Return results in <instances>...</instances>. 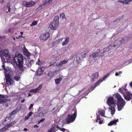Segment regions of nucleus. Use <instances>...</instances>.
Instances as JSON below:
<instances>
[{
	"instance_id": "obj_1",
	"label": "nucleus",
	"mask_w": 132,
	"mask_h": 132,
	"mask_svg": "<svg viewBox=\"0 0 132 132\" xmlns=\"http://www.w3.org/2000/svg\"><path fill=\"white\" fill-rule=\"evenodd\" d=\"M23 56L21 54H18L17 56H15L14 58L13 62L14 64H16L19 69L21 71H23L24 69L23 68Z\"/></svg>"
},
{
	"instance_id": "obj_2",
	"label": "nucleus",
	"mask_w": 132,
	"mask_h": 132,
	"mask_svg": "<svg viewBox=\"0 0 132 132\" xmlns=\"http://www.w3.org/2000/svg\"><path fill=\"white\" fill-rule=\"evenodd\" d=\"M116 96L118 99L117 104L118 106V111H120L122 109L126 103L120 94H117Z\"/></svg>"
},
{
	"instance_id": "obj_3",
	"label": "nucleus",
	"mask_w": 132,
	"mask_h": 132,
	"mask_svg": "<svg viewBox=\"0 0 132 132\" xmlns=\"http://www.w3.org/2000/svg\"><path fill=\"white\" fill-rule=\"evenodd\" d=\"M77 111H75L72 115L68 114V117L66 119V124H69L70 123L73 122L75 120L77 115Z\"/></svg>"
},
{
	"instance_id": "obj_4",
	"label": "nucleus",
	"mask_w": 132,
	"mask_h": 132,
	"mask_svg": "<svg viewBox=\"0 0 132 132\" xmlns=\"http://www.w3.org/2000/svg\"><path fill=\"white\" fill-rule=\"evenodd\" d=\"M5 78L6 80V86L7 87L9 85H13L14 82L11 77L10 74H7L5 75Z\"/></svg>"
},
{
	"instance_id": "obj_5",
	"label": "nucleus",
	"mask_w": 132,
	"mask_h": 132,
	"mask_svg": "<svg viewBox=\"0 0 132 132\" xmlns=\"http://www.w3.org/2000/svg\"><path fill=\"white\" fill-rule=\"evenodd\" d=\"M8 98V96L7 95H4L0 94V103L1 104L5 103L7 102H10L11 101V100L10 99H7Z\"/></svg>"
},
{
	"instance_id": "obj_6",
	"label": "nucleus",
	"mask_w": 132,
	"mask_h": 132,
	"mask_svg": "<svg viewBox=\"0 0 132 132\" xmlns=\"http://www.w3.org/2000/svg\"><path fill=\"white\" fill-rule=\"evenodd\" d=\"M8 98V96L7 95H4L0 94V103L1 104L5 103L7 102H10L11 101V100L10 99H7Z\"/></svg>"
},
{
	"instance_id": "obj_7",
	"label": "nucleus",
	"mask_w": 132,
	"mask_h": 132,
	"mask_svg": "<svg viewBox=\"0 0 132 132\" xmlns=\"http://www.w3.org/2000/svg\"><path fill=\"white\" fill-rule=\"evenodd\" d=\"M63 38L65 39V40L62 43V44L63 46L66 45L68 43L69 39V37H67L65 38L64 37V38H61L58 39H57L56 41L58 43H60V42H62L63 40Z\"/></svg>"
},
{
	"instance_id": "obj_8",
	"label": "nucleus",
	"mask_w": 132,
	"mask_h": 132,
	"mask_svg": "<svg viewBox=\"0 0 132 132\" xmlns=\"http://www.w3.org/2000/svg\"><path fill=\"white\" fill-rule=\"evenodd\" d=\"M59 24L56 22L52 21L50 24L49 27L52 30H55L57 28Z\"/></svg>"
},
{
	"instance_id": "obj_9",
	"label": "nucleus",
	"mask_w": 132,
	"mask_h": 132,
	"mask_svg": "<svg viewBox=\"0 0 132 132\" xmlns=\"http://www.w3.org/2000/svg\"><path fill=\"white\" fill-rule=\"evenodd\" d=\"M22 3L24 6L27 7H30L34 6L35 4V3L32 1L28 2L23 1Z\"/></svg>"
},
{
	"instance_id": "obj_10",
	"label": "nucleus",
	"mask_w": 132,
	"mask_h": 132,
	"mask_svg": "<svg viewBox=\"0 0 132 132\" xmlns=\"http://www.w3.org/2000/svg\"><path fill=\"white\" fill-rule=\"evenodd\" d=\"M110 72L109 74H106L104 76V77H103L102 79H100L98 80L97 82L96 83H95L94 85V88H95L96 87L98 86L100 84H99L102 81H103L107 77L110 75Z\"/></svg>"
},
{
	"instance_id": "obj_11",
	"label": "nucleus",
	"mask_w": 132,
	"mask_h": 132,
	"mask_svg": "<svg viewBox=\"0 0 132 132\" xmlns=\"http://www.w3.org/2000/svg\"><path fill=\"white\" fill-rule=\"evenodd\" d=\"M115 101L114 100L113 97H108L107 102L108 105L110 107L111 106L110 105V104H113V106H115Z\"/></svg>"
},
{
	"instance_id": "obj_12",
	"label": "nucleus",
	"mask_w": 132,
	"mask_h": 132,
	"mask_svg": "<svg viewBox=\"0 0 132 132\" xmlns=\"http://www.w3.org/2000/svg\"><path fill=\"white\" fill-rule=\"evenodd\" d=\"M50 36V34L48 32H46L41 35L40 36L41 39L45 41L47 40Z\"/></svg>"
},
{
	"instance_id": "obj_13",
	"label": "nucleus",
	"mask_w": 132,
	"mask_h": 132,
	"mask_svg": "<svg viewBox=\"0 0 132 132\" xmlns=\"http://www.w3.org/2000/svg\"><path fill=\"white\" fill-rule=\"evenodd\" d=\"M125 99L127 101H129L132 97V94L130 92H128L126 93L124 95Z\"/></svg>"
},
{
	"instance_id": "obj_14",
	"label": "nucleus",
	"mask_w": 132,
	"mask_h": 132,
	"mask_svg": "<svg viewBox=\"0 0 132 132\" xmlns=\"http://www.w3.org/2000/svg\"><path fill=\"white\" fill-rule=\"evenodd\" d=\"M99 76V73L98 72H96L95 73H94L92 75L93 78L91 79V81L92 82H93L94 81L95 79L97 78Z\"/></svg>"
},
{
	"instance_id": "obj_15",
	"label": "nucleus",
	"mask_w": 132,
	"mask_h": 132,
	"mask_svg": "<svg viewBox=\"0 0 132 132\" xmlns=\"http://www.w3.org/2000/svg\"><path fill=\"white\" fill-rule=\"evenodd\" d=\"M100 49H98L96 52H95L94 53L92 54L91 55L93 57L95 58L96 57H97L98 56V54L100 52Z\"/></svg>"
},
{
	"instance_id": "obj_16",
	"label": "nucleus",
	"mask_w": 132,
	"mask_h": 132,
	"mask_svg": "<svg viewBox=\"0 0 132 132\" xmlns=\"http://www.w3.org/2000/svg\"><path fill=\"white\" fill-rule=\"evenodd\" d=\"M112 48V47L111 45H109L106 48H105L103 49V52H107L109 51L110 49Z\"/></svg>"
},
{
	"instance_id": "obj_17",
	"label": "nucleus",
	"mask_w": 132,
	"mask_h": 132,
	"mask_svg": "<svg viewBox=\"0 0 132 132\" xmlns=\"http://www.w3.org/2000/svg\"><path fill=\"white\" fill-rule=\"evenodd\" d=\"M118 119L114 120L110 122L108 124V125L109 126H111L113 125H116L117 122H118Z\"/></svg>"
},
{
	"instance_id": "obj_18",
	"label": "nucleus",
	"mask_w": 132,
	"mask_h": 132,
	"mask_svg": "<svg viewBox=\"0 0 132 132\" xmlns=\"http://www.w3.org/2000/svg\"><path fill=\"white\" fill-rule=\"evenodd\" d=\"M68 62V61L65 60H64L62 61H61L60 62L57 64V66L58 67H60L62 66V65L65 64Z\"/></svg>"
},
{
	"instance_id": "obj_19",
	"label": "nucleus",
	"mask_w": 132,
	"mask_h": 132,
	"mask_svg": "<svg viewBox=\"0 0 132 132\" xmlns=\"http://www.w3.org/2000/svg\"><path fill=\"white\" fill-rule=\"evenodd\" d=\"M2 54L5 57L8 56L9 52L7 50H4L2 52Z\"/></svg>"
},
{
	"instance_id": "obj_20",
	"label": "nucleus",
	"mask_w": 132,
	"mask_h": 132,
	"mask_svg": "<svg viewBox=\"0 0 132 132\" xmlns=\"http://www.w3.org/2000/svg\"><path fill=\"white\" fill-rule=\"evenodd\" d=\"M56 125L54 124H53L52 125L51 128L49 129V131L50 132H52V131L54 130V131L53 132H55L57 130L55 129H54Z\"/></svg>"
},
{
	"instance_id": "obj_21",
	"label": "nucleus",
	"mask_w": 132,
	"mask_h": 132,
	"mask_svg": "<svg viewBox=\"0 0 132 132\" xmlns=\"http://www.w3.org/2000/svg\"><path fill=\"white\" fill-rule=\"evenodd\" d=\"M16 122L15 121H13L12 122L10 123L9 124L6 125L8 128L10 127H11Z\"/></svg>"
},
{
	"instance_id": "obj_22",
	"label": "nucleus",
	"mask_w": 132,
	"mask_h": 132,
	"mask_svg": "<svg viewBox=\"0 0 132 132\" xmlns=\"http://www.w3.org/2000/svg\"><path fill=\"white\" fill-rule=\"evenodd\" d=\"M11 118L10 117H7L5 119L4 122L5 124H7L11 121Z\"/></svg>"
},
{
	"instance_id": "obj_23",
	"label": "nucleus",
	"mask_w": 132,
	"mask_h": 132,
	"mask_svg": "<svg viewBox=\"0 0 132 132\" xmlns=\"http://www.w3.org/2000/svg\"><path fill=\"white\" fill-rule=\"evenodd\" d=\"M115 106H115H113L112 107L111 106L110 107L109 109L110 110H111V113L113 115L114 114L115 111V109L114 108V106Z\"/></svg>"
},
{
	"instance_id": "obj_24",
	"label": "nucleus",
	"mask_w": 132,
	"mask_h": 132,
	"mask_svg": "<svg viewBox=\"0 0 132 132\" xmlns=\"http://www.w3.org/2000/svg\"><path fill=\"white\" fill-rule=\"evenodd\" d=\"M54 73V72L50 71L48 73V76L50 77V78H52L53 77Z\"/></svg>"
},
{
	"instance_id": "obj_25",
	"label": "nucleus",
	"mask_w": 132,
	"mask_h": 132,
	"mask_svg": "<svg viewBox=\"0 0 132 132\" xmlns=\"http://www.w3.org/2000/svg\"><path fill=\"white\" fill-rule=\"evenodd\" d=\"M121 44H119V41H117L114 42V44L113 45V47L117 48L119 47Z\"/></svg>"
},
{
	"instance_id": "obj_26",
	"label": "nucleus",
	"mask_w": 132,
	"mask_h": 132,
	"mask_svg": "<svg viewBox=\"0 0 132 132\" xmlns=\"http://www.w3.org/2000/svg\"><path fill=\"white\" fill-rule=\"evenodd\" d=\"M121 44H119V41H117L114 42V44L113 45V47L117 48L119 47Z\"/></svg>"
},
{
	"instance_id": "obj_27",
	"label": "nucleus",
	"mask_w": 132,
	"mask_h": 132,
	"mask_svg": "<svg viewBox=\"0 0 132 132\" xmlns=\"http://www.w3.org/2000/svg\"><path fill=\"white\" fill-rule=\"evenodd\" d=\"M62 78L61 77H59V78L55 80V82L56 84H59L60 81L62 80Z\"/></svg>"
},
{
	"instance_id": "obj_28",
	"label": "nucleus",
	"mask_w": 132,
	"mask_h": 132,
	"mask_svg": "<svg viewBox=\"0 0 132 132\" xmlns=\"http://www.w3.org/2000/svg\"><path fill=\"white\" fill-rule=\"evenodd\" d=\"M53 1V0H45V2L43 5L44 6H45L49 4Z\"/></svg>"
},
{
	"instance_id": "obj_29",
	"label": "nucleus",
	"mask_w": 132,
	"mask_h": 132,
	"mask_svg": "<svg viewBox=\"0 0 132 132\" xmlns=\"http://www.w3.org/2000/svg\"><path fill=\"white\" fill-rule=\"evenodd\" d=\"M19 111V110L17 108L16 109L13 111L10 114V116H11L16 114Z\"/></svg>"
},
{
	"instance_id": "obj_30",
	"label": "nucleus",
	"mask_w": 132,
	"mask_h": 132,
	"mask_svg": "<svg viewBox=\"0 0 132 132\" xmlns=\"http://www.w3.org/2000/svg\"><path fill=\"white\" fill-rule=\"evenodd\" d=\"M39 21L38 20L37 21H33L31 24H30V26L32 27L38 24V22Z\"/></svg>"
},
{
	"instance_id": "obj_31",
	"label": "nucleus",
	"mask_w": 132,
	"mask_h": 132,
	"mask_svg": "<svg viewBox=\"0 0 132 132\" xmlns=\"http://www.w3.org/2000/svg\"><path fill=\"white\" fill-rule=\"evenodd\" d=\"M54 22H56V23H59V18L58 16H55L53 19Z\"/></svg>"
},
{
	"instance_id": "obj_32",
	"label": "nucleus",
	"mask_w": 132,
	"mask_h": 132,
	"mask_svg": "<svg viewBox=\"0 0 132 132\" xmlns=\"http://www.w3.org/2000/svg\"><path fill=\"white\" fill-rule=\"evenodd\" d=\"M11 70L9 69H7L6 68V70H4V72L5 75L7 74H10V73H11Z\"/></svg>"
},
{
	"instance_id": "obj_33",
	"label": "nucleus",
	"mask_w": 132,
	"mask_h": 132,
	"mask_svg": "<svg viewBox=\"0 0 132 132\" xmlns=\"http://www.w3.org/2000/svg\"><path fill=\"white\" fill-rule=\"evenodd\" d=\"M43 71L38 68L37 71V75L38 76H39L42 75L43 73Z\"/></svg>"
},
{
	"instance_id": "obj_34",
	"label": "nucleus",
	"mask_w": 132,
	"mask_h": 132,
	"mask_svg": "<svg viewBox=\"0 0 132 132\" xmlns=\"http://www.w3.org/2000/svg\"><path fill=\"white\" fill-rule=\"evenodd\" d=\"M99 113L102 116H104L105 111L102 110L99 112Z\"/></svg>"
},
{
	"instance_id": "obj_35",
	"label": "nucleus",
	"mask_w": 132,
	"mask_h": 132,
	"mask_svg": "<svg viewBox=\"0 0 132 132\" xmlns=\"http://www.w3.org/2000/svg\"><path fill=\"white\" fill-rule=\"evenodd\" d=\"M8 128L6 125H5L4 127L1 129L2 132H3L5 131L6 129Z\"/></svg>"
},
{
	"instance_id": "obj_36",
	"label": "nucleus",
	"mask_w": 132,
	"mask_h": 132,
	"mask_svg": "<svg viewBox=\"0 0 132 132\" xmlns=\"http://www.w3.org/2000/svg\"><path fill=\"white\" fill-rule=\"evenodd\" d=\"M119 41V44H124L125 43L124 38H122L121 40Z\"/></svg>"
},
{
	"instance_id": "obj_37",
	"label": "nucleus",
	"mask_w": 132,
	"mask_h": 132,
	"mask_svg": "<svg viewBox=\"0 0 132 132\" xmlns=\"http://www.w3.org/2000/svg\"><path fill=\"white\" fill-rule=\"evenodd\" d=\"M38 91L36 88L35 89H32L30 90V92H33L34 93H37Z\"/></svg>"
},
{
	"instance_id": "obj_38",
	"label": "nucleus",
	"mask_w": 132,
	"mask_h": 132,
	"mask_svg": "<svg viewBox=\"0 0 132 132\" xmlns=\"http://www.w3.org/2000/svg\"><path fill=\"white\" fill-rule=\"evenodd\" d=\"M43 63L39 59H38V62H36V64H38V65H40L43 64Z\"/></svg>"
},
{
	"instance_id": "obj_39",
	"label": "nucleus",
	"mask_w": 132,
	"mask_h": 132,
	"mask_svg": "<svg viewBox=\"0 0 132 132\" xmlns=\"http://www.w3.org/2000/svg\"><path fill=\"white\" fill-rule=\"evenodd\" d=\"M7 8H8V11H7L6 12V13H7L8 12H10L11 10L10 6V5L9 6L8 4L7 5L6 7H5L4 9H6Z\"/></svg>"
},
{
	"instance_id": "obj_40",
	"label": "nucleus",
	"mask_w": 132,
	"mask_h": 132,
	"mask_svg": "<svg viewBox=\"0 0 132 132\" xmlns=\"http://www.w3.org/2000/svg\"><path fill=\"white\" fill-rule=\"evenodd\" d=\"M132 0H125L123 1L124 4H128Z\"/></svg>"
},
{
	"instance_id": "obj_41",
	"label": "nucleus",
	"mask_w": 132,
	"mask_h": 132,
	"mask_svg": "<svg viewBox=\"0 0 132 132\" xmlns=\"http://www.w3.org/2000/svg\"><path fill=\"white\" fill-rule=\"evenodd\" d=\"M34 60H30V61L29 62L28 66L29 67V65L31 66V65L34 63Z\"/></svg>"
},
{
	"instance_id": "obj_42",
	"label": "nucleus",
	"mask_w": 132,
	"mask_h": 132,
	"mask_svg": "<svg viewBox=\"0 0 132 132\" xmlns=\"http://www.w3.org/2000/svg\"><path fill=\"white\" fill-rule=\"evenodd\" d=\"M96 117L97 118L96 119V122H97L98 120H100L102 119V118L100 117V116L99 115H97Z\"/></svg>"
},
{
	"instance_id": "obj_43",
	"label": "nucleus",
	"mask_w": 132,
	"mask_h": 132,
	"mask_svg": "<svg viewBox=\"0 0 132 132\" xmlns=\"http://www.w3.org/2000/svg\"><path fill=\"white\" fill-rule=\"evenodd\" d=\"M48 109H45L43 111H42L43 113L44 114H45L46 113L48 112Z\"/></svg>"
},
{
	"instance_id": "obj_44",
	"label": "nucleus",
	"mask_w": 132,
	"mask_h": 132,
	"mask_svg": "<svg viewBox=\"0 0 132 132\" xmlns=\"http://www.w3.org/2000/svg\"><path fill=\"white\" fill-rule=\"evenodd\" d=\"M20 78V77L17 76H15L14 77V79H15L16 81H19Z\"/></svg>"
},
{
	"instance_id": "obj_45",
	"label": "nucleus",
	"mask_w": 132,
	"mask_h": 132,
	"mask_svg": "<svg viewBox=\"0 0 132 132\" xmlns=\"http://www.w3.org/2000/svg\"><path fill=\"white\" fill-rule=\"evenodd\" d=\"M62 15V18L63 19L65 18L66 19V18H65V14L64 13H62V14L60 13V16H61Z\"/></svg>"
},
{
	"instance_id": "obj_46",
	"label": "nucleus",
	"mask_w": 132,
	"mask_h": 132,
	"mask_svg": "<svg viewBox=\"0 0 132 132\" xmlns=\"http://www.w3.org/2000/svg\"><path fill=\"white\" fill-rule=\"evenodd\" d=\"M44 114L42 111L38 114V117H43L44 116Z\"/></svg>"
},
{
	"instance_id": "obj_47",
	"label": "nucleus",
	"mask_w": 132,
	"mask_h": 132,
	"mask_svg": "<svg viewBox=\"0 0 132 132\" xmlns=\"http://www.w3.org/2000/svg\"><path fill=\"white\" fill-rule=\"evenodd\" d=\"M39 68L43 72L44 71L45 69V67L43 66H40V68Z\"/></svg>"
},
{
	"instance_id": "obj_48",
	"label": "nucleus",
	"mask_w": 132,
	"mask_h": 132,
	"mask_svg": "<svg viewBox=\"0 0 132 132\" xmlns=\"http://www.w3.org/2000/svg\"><path fill=\"white\" fill-rule=\"evenodd\" d=\"M42 87V85H40L38 87L36 88L38 89V91H39L40 90Z\"/></svg>"
},
{
	"instance_id": "obj_49",
	"label": "nucleus",
	"mask_w": 132,
	"mask_h": 132,
	"mask_svg": "<svg viewBox=\"0 0 132 132\" xmlns=\"http://www.w3.org/2000/svg\"><path fill=\"white\" fill-rule=\"evenodd\" d=\"M45 119L44 118H43L42 119H41L38 122V124H39L41 122H43L45 120Z\"/></svg>"
},
{
	"instance_id": "obj_50",
	"label": "nucleus",
	"mask_w": 132,
	"mask_h": 132,
	"mask_svg": "<svg viewBox=\"0 0 132 132\" xmlns=\"http://www.w3.org/2000/svg\"><path fill=\"white\" fill-rule=\"evenodd\" d=\"M5 62H4L3 63V65H2V66L3 67V70H6V68H5V65L4 64Z\"/></svg>"
},
{
	"instance_id": "obj_51",
	"label": "nucleus",
	"mask_w": 132,
	"mask_h": 132,
	"mask_svg": "<svg viewBox=\"0 0 132 132\" xmlns=\"http://www.w3.org/2000/svg\"><path fill=\"white\" fill-rule=\"evenodd\" d=\"M33 114V112H30L28 114V116L30 117Z\"/></svg>"
},
{
	"instance_id": "obj_52",
	"label": "nucleus",
	"mask_w": 132,
	"mask_h": 132,
	"mask_svg": "<svg viewBox=\"0 0 132 132\" xmlns=\"http://www.w3.org/2000/svg\"><path fill=\"white\" fill-rule=\"evenodd\" d=\"M59 129L61 131H65V129L64 128H59Z\"/></svg>"
},
{
	"instance_id": "obj_53",
	"label": "nucleus",
	"mask_w": 132,
	"mask_h": 132,
	"mask_svg": "<svg viewBox=\"0 0 132 132\" xmlns=\"http://www.w3.org/2000/svg\"><path fill=\"white\" fill-rule=\"evenodd\" d=\"M30 117H29L28 115L27 116H25L24 117V119L25 120H27L29 119Z\"/></svg>"
},
{
	"instance_id": "obj_54",
	"label": "nucleus",
	"mask_w": 132,
	"mask_h": 132,
	"mask_svg": "<svg viewBox=\"0 0 132 132\" xmlns=\"http://www.w3.org/2000/svg\"><path fill=\"white\" fill-rule=\"evenodd\" d=\"M120 73V72H116L115 74V76H118L119 75V74Z\"/></svg>"
},
{
	"instance_id": "obj_55",
	"label": "nucleus",
	"mask_w": 132,
	"mask_h": 132,
	"mask_svg": "<svg viewBox=\"0 0 132 132\" xmlns=\"http://www.w3.org/2000/svg\"><path fill=\"white\" fill-rule=\"evenodd\" d=\"M118 20H119V21H120V19H116V20H114L113 21V23H114L115 22H117Z\"/></svg>"
},
{
	"instance_id": "obj_56",
	"label": "nucleus",
	"mask_w": 132,
	"mask_h": 132,
	"mask_svg": "<svg viewBox=\"0 0 132 132\" xmlns=\"http://www.w3.org/2000/svg\"><path fill=\"white\" fill-rule=\"evenodd\" d=\"M33 106V105L32 104H31L30 106H29V109L30 110V109L31 108H32Z\"/></svg>"
},
{
	"instance_id": "obj_57",
	"label": "nucleus",
	"mask_w": 132,
	"mask_h": 132,
	"mask_svg": "<svg viewBox=\"0 0 132 132\" xmlns=\"http://www.w3.org/2000/svg\"><path fill=\"white\" fill-rule=\"evenodd\" d=\"M103 122V120H99V121L98 122L100 124H101Z\"/></svg>"
},
{
	"instance_id": "obj_58",
	"label": "nucleus",
	"mask_w": 132,
	"mask_h": 132,
	"mask_svg": "<svg viewBox=\"0 0 132 132\" xmlns=\"http://www.w3.org/2000/svg\"><path fill=\"white\" fill-rule=\"evenodd\" d=\"M50 66H51L52 65H53L54 64V63L53 62H50Z\"/></svg>"
},
{
	"instance_id": "obj_59",
	"label": "nucleus",
	"mask_w": 132,
	"mask_h": 132,
	"mask_svg": "<svg viewBox=\"0 0 132 132\" xmlns=\"http://www.w3.org/2000/svg\"><path fill=\"white\" fill-rule=\"evenodd\" d=\"M118 2H120V3H122V4H124L123 1H122L121 0H119L118 1Z\"/></svg>"
},
{
	"instance_id": "obj_60",
	"label": "nucleus",
	"mask_w": 132,
	"mask_h": 132,
	"mask_svg": "<svg viewBox=\"0 0 132 132\" xmlns=\"http://www.w3.org/2000/svg\"><path fill=\"white\" fill-rule=\"evenodd\" d=\"M42 8V5H40V6L37 8V9H41Z\"/></svg>"
},
{
	"instance_id": "obj_61",
	"label": "nucleus",
	"mask_w": 132,
	"mask_h": 132,
	"mask_svg": "<svg viewBox=\"0 0 132 132\" xmlns=\"http://www.w3.org/2000/svg\"><path fill=\"white\" fill-rule=\"evenodd\" d=\"M28 130V129L26 128L24 129L23 130L24 131H27Z\"/></svg>"
},
{
	"instance_id": "obj_62",
	"label": "nucleus",
	"mask_w": 132,
	"mask_h": 132,
	"mask_svg": "<svg viewBox=\"0 0 132 132\" xmlns=\"http://www.w3.org/2000/svg\"><path fill=\"white\" fill-rule=\"evenodd\" d=\"M34 127L35 128H38L39 127L38 125H34Z\"/></svg>"
},
{
	"instance_id": "obj_63",
	"label": "nucleus",
	"mask_w": 132,
	"mask_h": 132,
	"mask_svg": "<svg viewBox=\"0 0 132 132\" xmlns=\"http://www.w3.org/2000/svg\"><path fill=\"white\" fill-rule=\"evenodd\" d=\"M12 28H10L9 29L8 32H10L11 31V29Z\"/></svg>"
},
{
	"instance_id": "obj_64",
	"label": "nucleus",
	"mask_w": 132,
	"mask_h": 132,
	"mask_svg": "<svg viewBox=\"0 0 132 132\" xmlns=\"http://www.w3.org/2000/svg\"><path fill=\"white\" fill-rule=\"evenodd\" d=\"M5 106L6 107H8L9 106V104L8 103H6L5 104Z\"/></svg>"
}]
</instances>
